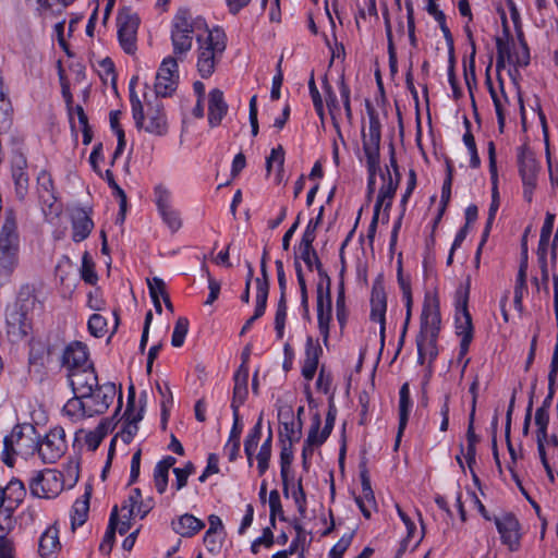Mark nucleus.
Wrapping results in <instances>:
<instances>
[{
    "label": "nucleus",
    "mask_w": 558,
    "mask_h": 558,
    "mask_svg": "<svg viewBox=\"0 0 558 558\" xmlns=\"http://www.w3.org/2000/svg\"><path fill=\"white\" fill-rule=\"evenodd\" d=\"M280 442L286 440L287 444H296L302 436V421L295 420L293 414H290V420L283 422V429L279 434Z\"/></svg>",
    "instance_id": "35"
},
{
    "label": "nucleus",
    "mask_w": 558,
    "mask_h": 558,
    "mask_svg": "<svg viewBox=\"0 0 558 558\" xmlns=\"http://www.w3.org/2000/svg\"><path fill=\"white\" fill-rule=\"evenodd\" d=\"M37 299L31 287H23L17 295L16 303L7 311L8 332L24 338L32 330L29 312L36 306Z\"/></svg>",
    "instance_id": "4"
},
{
    "label": "nucleus",
    "mask_w": 558,
    "mask_h": 558,
    "mask_svg": "<svg viewBox=\"0 0 558 558\" xmlns=\"http://www.w3.org/2000/svg\"><path fill=\"white\" fill-rule=\"evenodd\" d=\"M293 445L287 444L286 440L281 442L280 451V476L282 480V490L286 497H289L290 480L289 474L291 472V465L293 462Z\"/></svg>",
    "instance_id": "32"
},
{
    "label": "nucleus",
    "mask_w": 558,
    "mask_h": 558,
    "mask_svg": "<svg viewBox=\"0 0 558 558\" xmlns=\"http://www.w3.org/2000/svg\"><path fill=\"white\" fill-rule=\"evenodd\" d=\"M495 524L500 534L501 542L507 545L510 550H517L520 545V524L517 518L511 513H507L497 518Z\"/></svg>",
    "instance_id": "19"
},
{
    "label": "nucleus",
    "mask_w": 558,
    "mask_h": 558,
    "mask_svg": "<svg viewBox=\"0 0 558 558\" xmlns=\"http://www.w3.org/2000/svg\"><path fill=\"white\" fill-rule=\"evenodd\" d=\"M440 312L437 301L425 300L421 314V330L416 338L418 360L434 361L438 355L437 339L440 330Z\"/></svg>",
    "instance_id": "2"
},
{
    "label": "nucleus",
    "mask_w": 558,
    "mask_h": 558,
    "mask_svg": "<svg viewBox=\"0 0 558 558\" xmlns=\"http://www.w3.org/2000/svg\"><path fill=\"white\" fill-rule=\"evenodd\" d=\"M301 258L310 270H312L313 267L315 266L319 276L322 277V280H326V276L328 275L324 271L322 263L314 247H301Z\"/></svg>",
    "instance_id": "43"
},
{
    "label": "nucleus",
    "mask_w": 558,
    "mask_h": 558,
    "mask_svg": "<svg viewBox=\"0 0 558 558\" xmlns=\"http://www.w3.org/2000/svg\"><path fill=\"white\" fill-rule=\"evenodd\" d=\"M177 459L172 456H167L158 461L154 469V485L159 494H163L168 487L169 470L173 468Z\"/></svg>",
    "instance_id": "33"
},
{
    "label": "nucleus",
    "mask_w": 558,
    "mask_h": 558,
    "mask_svg": "<svg viewBox=\"0 0 558 558\" xmlns=\"http://www.w3.org/2000/svg\"><path fill=\"white\" fill-rule=\"evenodd\" d=\"M153 195L158 211L173 207L172 193L163 183H158L154 186Z\"/></svg>",
    "instance_id": "37"
},
{
    "label": "nucleus",
    "mask_w": 558,
    "mask_h": 558,
    "mask_svg": "<svg viewBox=\"0 0 558 558\" xmlns=\"http://www.w3.org/2000/svg\"><path fill=\"white\" fill-rule=\"evenodd\" d=\"M323 353L322 347L318 341L314 342L311 337H307L305 344V357L306 360L319 362V357Z\"/></svg>",
    "instance_id": "61"
},
{
    "label": "nucleus",
    "mask_w": 558,
    "mask_h": 558,
    "mask_svg": "<svg viewBox=\"0 0 558 558\" xmlns=\"http://www.w3.org/2000/svg\"><path fill=\"white\" fill-rule=\"evenodd\" d=\"M322 418L318 413L314 414L312 417L311 427L305 440L311 444H316L322 446L329 437V434H325V429L320 430Z\"/></svg>",
    "instance_id": "39"
},
{
    "label": "nucleus",
    "mask_w": 558,
    "mask_h": 558,
    "mask_svg": "<svg viewBox=\"0 0 558 558\" xmlns=\"http://www.w3.org/2000/svg\"><path fill=\"white\" fill-rule=\"evenodd\" d=\"M549 413L545 409H537L535 412V424L537 426L536 438H547V426Z\"/></svg>",
    "instance_id": "53"
},
{
    "label": "nucleus",
    "mask_w": 558,
    "mask_h": 558,
    "mask_svg": "<svg viewBox=\"0 0 558 558\" xmlns=\"http://www.w3.org/2000/svg\"><path fill=\"white\" fill-rule=\"evenodd\" d=\"M456 333L461 338L459 356L466 355L473 340V323L470 312H457L454 316Z\"/></svg>",
    "instance_id": "23"
},
{
    "label": "nucleus",
    "mask_w": 558,
    "mask_h": 558,
    "mask_svg": "<svg viewBox=\"0 0 558 558\" xmlns=\"http://www.w3.org/2000/svg\"><path fill=\"white\" fill-rule=\"evenodd\" d=\"M263 429V416L260 415L256 422V424L250 429L248 434L245 437L244 446H248V448L257 449L258 442L262 437Z\"/></svg>",
    "instance_id": "52"
},
{
    "label": "nucleus",
    "mask_w": 558,
    "mask_h": 558,
    "mask_svg": "<svg viewBox=\"0 0 558 558\" xmlns=\"http://www.w3.org/2000/svg\"><path fill=\"white\" fill-rule=\"evenodd\" d=\"M387 299L384 288L374 284L371 296V319L380 324V340L384 344Z\"/></svg>",
    "instance_id": "22"
},
{
    "label": "nucleus",
    "mask_w": 558,
    "mask_h": 558,
    "mask_svg": "<svg viewBox=\"0 0 558 558\" xmlns=\"http://www.w3.org/2000/svg\"><path fill=\"white\" fill-rule=\"evenodd\" d=\"M274 543V534L269 527H266L263 531L262 536L257 537L251 545V550L253 554H257L262 545L266 547H270Z\"/></svg>",
    "instance_id": "62"
},
{
    "label": "nucleus",
    "mask_w": 558,
    "mask_h": 558,
    "mask_svg": "<svg viewBox=\"0 0 558 558\" xmlns=\"http://www.w3.org/2000/svg\"><path fill=\"white\" fill-rule=\"evenodd\" d=\"M203 270L206 274V277L208 280V289H209V294L207 296V300L205 301V304L210 305L218 299L221 287H220V282L211 277L209 270L205 266L203 267Z\"/></svg>",
    "instance_id": "57"
},
{
    "label": "nucleus",
    "mask_w": 558,
    "mask_h": 558,
    "mask_svg": "<svg viewBox=\"0 0 558 558\" xmlns=\"http://www.w3.org/2000/svg\"><path fill=\"white\" fill-rule=\"evenodd\" d=\"M203 541L206 549L210 554L216 555L222 547L223 535L219 533H211V531H206Z\"/></svg>",
    "instance_id": "51"
},
{
    "label": "nucleus",
    "mask_w": 558,
    "mask_h": 558,
    "mask_svg": "<svg viewBox=\"0 0 558 558\" xmlns=\"http://www.w3.org/2000/svg\"><path fill=\"white\" fill-rule=\"evenodd\" d=\"M386 36L388 41V56L390 68L393 69L397 64V51L392 39L391 24L388 14L384 15Z\"/></svg>",
    "instance_id": "54"
},
{
    "label": "nucleus",
    "mask_w": 558,
    "mask_h": 558,
    "mask_svg": "<svg viewBox=\"0 0 558 558\" xmlns=\"http://www.w3.org/2000/svg\"><path fill=\"white\" fill-rule=\"evenodd\" d=\"M352 538V534H344L330 549V558H342L343 554L351 545Z\"/></svg>",
    "instance_id": "58"
},
{
    "label": "nucleus",
    "mask_w": 558,
    "mask_h": 558,
    "mask_svg": "<svg viewBox=\"0 0 558 558\" xmlns=\"http://www.w3.org/2000/svg\"><path fill=\"white\" fill-rule=\"evenodd\" d=\"M88 330L94 337H104L107 332V319L100 314H93L88 319Z\"/></svg>",
    "instance_id": "47"
},
{
    "label": "nucleus",
    "mask_w": 558,
    "mask_h": 558,
    "mask_svg": "<svg viewBox=\"0 0 558 558\" xmlns=\"http://www.w3.org/2000/svg\"><path fill=\"white\" fill-rule=\"evenodd\" d=\"M94 222L84 209H76L72 215V240L76 243L84 241L92 232Z\"/></svg>",
    "instance_id": "27"
},
{
    "label": "nucleus",
    "mask_w": 558,
    "mask_h": 558,
    "mask_svg": "<svg viewBox=\"0 0 558 558\" xmlns=\"http://www.w3.org/2000/svg\"><path fill=\"white\" fill-rule=\"evenodd\" d=\"M331 313L330 278L326 276V286L323 280L317 284V322L325 345L328 343Z\"/></svg>",
    "instance_id": "14"
},
{
    "label": "nucleus",
    "mask_w": 558,
    "mask_h": 558,
    "mask_svg": "<svg viewBox=\"0 0 558 558\" xmlns=\"http://www.w3.org/2000/svg\"><path fill=\"white\" fill-rule=\"evenodd\" d=\"M142 417L141 413H130L129 409L125 411L123 429L129 434V436H135L138 430L137 423Z\"/></svg>",
    "instance_id": "59"
},
{
    "label": "nucleus",
    "mask_w": 558,
    "mask_h": 558,
    "mask_svg": "<svg viewBox=\"0 0 558 558\" xmlns=\"http://www.w3.org/2000/svg\"><path fill=\"white\" fill-rule=\"evenodd\" d=\"M39 437H36V428L26 424L23 426H15L11 433V435L5 436L3 440L4 449H3V461L8 465H12L13 461L10 458V453L17 454H33L37 451V444L39 442Z\"/></svg>",
    "instance_id": "5"
},
{
    "label": "nucleus",
    "mask_w": 558,
    "mask_h": 558,
    "mask_svg": "<svg viewBox=\"0 0 558 558\" xmlns=\"http://www.w3.org/2000/svg\"><path fill=\"white\" fill-rule=\"evenodd\" d=\"M284 162V151L281 146L272 148L270 155L266 158V169L269 172L274 167L282 169Z\"/></svg>",
    "instance_id": "56"
},
{
    "label": "nucleus",
    "mask_w": 558,
    "mask_h": 558,
    "mask_svg": "<svg viewBox=\"0 0 558 558\" xmlns=\"http://www.w3.org/2000/svg\"><path fill=\"white\" fill-rule=\"evenodd\" d=\"M228 107H208V123L210 126H217L220 124L225 116L227 114Z\"/></svg>",
    "instance_id": "64"
},
{
    "label": "nucleus",
    "mask_w": 558,
    "mask_h": 558,
    "mask_svg": "<svg viewBox=\"0 0 558 558\" xmlns=\"http://www.w3.org/2000/svg\"><path fill=\"white\" fill-rule=\"evenodd\" d=\"M19 235L13 221L7 220L0 232V268L10 272L17 262Z\"/></svg>",
    "instance_id": "9"
},
{
    "label": "nucleus",
    "mask_w": 558,
    "mask_h": 558,
    "mask_svg": "<svg viewBox=\"0 0 558 558\" xmlns=\"http://www.w3.org/2000/svg\"><path fill=\"white\" fill-rule=\"evenodd\" d=\"M37 193L44 214L46 216H58L60 206L57 204L53 181L50 173L45 170H41L37 175Z\"/></svg>",
    "instance_id": "16"
},
{
    "label": "nucleus",
    "mask_w": 558,
    "mask_h": 558,
    "mask_svg": "<svg viewBox=\"0 0 558 558\" xmlns=\"http://www.w3.org/2000/svg\"><path fill=\"white\" fill-rule=\"evenodd\" d=\"M233 397L231 402V409H240L245 402L248 396L247 383H248V367L241 365L235 372L234 376Z\"/></svg>",
    "instance_id": "28"
},
{
    "label": "nucleus",
    "mask_w": 558,
    "mask_h": 558,
    "mask_svg": "<svg viewBox=\"0 0 558 558\" xmlns=\"http://www.w3.org/2000/svg\"><path fill=\"white\" fill-rule=\"evenodd\" d=\"M26 489L22 481L11 480L4 488L1 487V496L7 511H12L24 499Z\"/></svg>",
    "instance_id": "25"
},
{
    "label": "nucleus",
    "mask_w": 558,
    "mask_h": 558,
    "mask_svg": "<svg viewBox=\"0 0 558 558\" xmlns=\"http://www.w3.org/2000/svg\"><path fill=\"white\" fill-rule=\"evenodd\" d=\"M81 277L89 284H96L98 280V276L95 271V264L87 252H85L82 257Z\"/></svg>",
    "instance_id": "45"
},
{
    "label": "nucleus",
    "mask_w": 558,
    "mask_h": 558,
    "mask_svg": "<svg viewBox=\"0 0 558 558\" xmlns=\"http://www.w3.org/2000/svg\"><path fill=\"white\" fill-rule=\"evenodd\" d=\"M147 283L150 298H154V295L158 298L168 295L166 292V283L162 279L154 277L151 280H148Z\"/></svg>",
    "instance_id": "63"
},
{
    "label": "nucleus",
    "mask_w": 558,
    "mask_h": 558,
    "mask_svg": "<svg viewBox=\"0 0 558 558\" xmlns=\"http://www.w3.org/2000/svg\"><path fill=\"white\" fill-rule=\"evenodd\" d=\"M65 432L61 426H56L39 439L37 452L45 463H54L66 450Z\"/></svg>",
    "instance_id": "12"
},
{
    "label": "nucleus",
    "mask_w": 558,
    "mask_h": 558,
    "mask_svg": "<svg viewBox=\"0 0 558 558\" xmlns=\"http://www.w3.org/2000/svg\"><path fill=\"white\" fill-rule=\"evenodd\" d=\"M111 511H116V520H114L116 532L118 531L119 534H121V535L126 534L131 530L132 520L135 517H126V513L119 514V510H118L117 506H114Z\"/></svg>",
    "instance_id": "55"
},
{
    "label": "nucleus",
    "mask_w": 558,
    "mask_h": 558,
    "mask_svg": "<svg viewBox=\"0 0 558 558\" xmlns=\"http://www.w3.org/2000/svg\"><path fill=\"white\" fill-rule=\"evenodd\" d=\"M105 180L107 181L110 189L113 191V194L120 199V211L122 219L124 218V211L126 207V195L125 192L119 186L116 182L113 173L111 170H106Z\"/></svg>",
    "instance_id": "46"
},
{
    "label": "nucleus",
    "mask_w": 558,
    "mask_h": 558,
    "mask_svg": "<svg viewBox=\"0 0 558 558\" xmlns=\"http://www.w3.org/2000/svg\"><path fill=\"white\" fill-rule=\"evenodd\" d=\"M369 120L368 132L362 131L363 149L366 156V165L371 168L379 163V145H380V121L375 107H366Z\"/></svg>",
    "instance_id": "11"
},
{
    "label": "nucleus",
    "mask_w": 558,
    "mask_h": 558,
    "mask_svg": "<svg viewBox=\"0 0 558 558\" xmlns=\"http://www.w3.org/2000/svg\"><path fill=\"white\" fill-rule=\"evenodd\" d=\"M452 166L447 162V178L444 181L442 187H441V199L440 203L442 205V208L447 206V204L450 201L451 196V185H452ZM444 209H441L442 211Z\"/></svg>",
    "instance_id": "60"
},
{
    "label": "nucleus",
    "mask_w": 558,
    "mask_h": 558,
    "mask_svg": "<svg viewBox=\"0 0 558 558\" xmlns=\"http://www.w3.org/2000/svg\"><path fill=\"white\" fill-rule=\"evenodd\" d=\"M208 31L205 19L194 15L189 9H179L171 24L173 53L186 54L192 48L193 38L195 37L197 43H202V38Z\"/></svg>",
    "instance_id": "1"
},
{
    "label": "nucleus",
    "mask_w": 558,
    "mask_h": 558,
    "mask_svg": "<svg viewBox=\"0 0 558 558\" xmlns=\"http://www.w3.org/2000/svg\"><path fill=\"white\" fill-rule=\"evenodd\" d=\"M116 395L117 387L113 383L107 381L101 385L97 383V386L92 388V393L84 397L88 404L87 411L92 412L93 416L105 413L113 402Z\"/></svg>",
    "instance_id": "15"
},
{
    "label": "nucleus",
    "mask_w": 558,
    "mask_h": 558,
    "mask_svg": "<svg viewBox=\"0 0 558 558\" xmlns=\"http://www.w3.org/2000/svg\"><path fill=\"white\" fill-rule=\"evenodd\" d=\"M271 444H272V434L270 430L268 437L262 444L259 451L256 456L257 469H258L259 475H264L265 472L269 468V460L271 457Z\"/></svg>",
    "instance_id": "38"
},
{
    "label": "nucleus",
    "mask_w": 558,
    "mask_h": 558,
    "mask_svg": "<svg viewBox=\"0 0 558 558\" xmlns=\"http://www.w3.org/2000/svg\"><path fill=\"white\" fill-rule=\"evenodd\" d=\"M158 213H159L162 221L168 226V228L172 232H175L181 228V226H182L181 217H180L179 211L177 209H174V207H171L169 209H163Z\"/></svg>",
    "instance_id": "48"
},
{
    "label": "nucleus",
    "mask_w": 558,
    "mask_h": 558,
    "mask_svg": "<svg viewBox=\"0 0 558 558\" xmlns=\"http://www.w3.org/2000/svg\"><path fill=\"white\" fill-rule=\"evenodd\" d=\"M227 47V37L222 29H209L198 43L197 70L202 77L207 78L215 72Z\"/></svg>",
    "instance_id": "3"
},
{
    "label": "nucleus",
    "mask_w": 558,
    "mask_h": 558,
    "mask_svg": "<svg viewBox=\"0 0 558 558\" xmlns=\"http://www.w3.org/2000/svg\"><path fill=\"white\" fill-rule=\"evenodd\" d=\"M133 119L138 130L158 136L168 132V120L161 107H133Z\"/></svg>",
    "instance_id": "7"
},
{
    "label": "nucleus",
    "mask_w": 558,
    "mask_h": 558,
    "mask_svg": "<svg viewBox=\"0 0 558 558\" xmlns=\"http://www.w3.org/2000/svg\"><path fill=\"white\" fill-rule=\"evenodd\" d=\"M518 38L520 41V46L518 48L514 47L512 51V46L508 38L504 39L498 37L496 39V48H497V60L496 66L499 70L501 66H505V62L507 61L510 64L515 66H526L530 63V50L526 41L524 40L523 33L519 32Z\"/></svg>",
    "instance_id": "8"
},
{
    "label": "nucleus",
    "mask_w": 558,
    "mask_h": 558,
    "mask_svg": "<svg viewBox=\"0 0 558 558\" xmlns=\"http://www.w3.org/2000/svg\"><path fill=\"white\" fill-rule=\"evenodd\" d=\"M61 365L66 369V374L93 365L88 359L87 347L78 341L66 345L62 353Z\"/></svg>",
    "instance_id": "18"
},
{
    "label": "nucleus",
    "mask_w": 558,
    "mask_h": 558,
    "mask_svg": "<svg viewBox=\"0 0 558 558\" xmlns=\"http://www.w3.org/2000/svg\"><path fill=\"white\" fill-rule=\"evenodd\" d=\"M28 486L34 497L54 498L63 490V475L51 469L34 471L29 478Z\"/></svg>",
    "instance_id": "6"
},
{
    "label": "nucleus",
    "mask_w": 558,
    "mask_h": 558,
    "mask_svg": "<svg viewBox=\"0 0 558 558\" xmlns=\"http://www.w3.org/2000/svg\"><path fill=\"white\" fill-rule=\"evenodd\" d=\"M411 408L412 402L410 399V387L408 383H404L399 391V426L396 439V447L399 446L401 436L407 427Z\"/></svg>",
    "instance_id": "31"
},
{
    "label": "nucleus",
    "mask_w": 558,
    "mask_h": 558,
    "mask_svg": "<svg viewBox=\"0 0 558 558\" xmlns=\"http://www.w3.org/2000/svg\"><path fill=\"white\" fill-rule=\"evenodd\" d=\"M118 38L124 52L133 54L137 49V29L140 17L129 9H123L117 19Z\"/></svg>",
    "instance_id": "10"
},
{
    "label": "nucleus",
    "mask_w": 558,
    "mask_h": 558,
    "mask_svg": "<svg viewBox=\"0 0 558 558\" xmlns=\"http://www.w3.org/2000/svg\"><path fill=\"white\" fill-rule=\"evenodd\" d=\"M88 404L85 398L75 396L68 400L63 407V413L73 422H77L84 417H92V412L87 411Z\"/></svg>",
    "instance_id": "34"
},
{
    "label": "nucleus",
    "mask_w": 558,
    "mask_h": 558,
    "mask_svg": "<svg viewBox=\"0 0 558 558\" xmlns=\"http://www.w3.org/2000/svg\"><path fill=\"white\" fill-rule=\"evenodd\" d=\"M60 548L59 531L54 526H49L39 538V555L43 558H56Z\"/></svg>",
    "instance_id": "30"
},
{
    "label": "nucleus",
    "mask_w": 558,
    "mask_h": 558,
    "mask_svg": "<svg viewBox=\"0 0 558 558\" xmlns=\"http://www.w3.org/2000/svg\"><path fill=\"white\" fill-rule=\"evenodd\" d=\"M178 63L174 58H167L162 61L154 84L156 99L170 97L178 87Z\"/></svg>",
    "instance_id": "13"
},
{
    "label": "nucleus",
    "mask_w": 558,
    "mask_h": 558,
    "mask_svg": "<svg viewBox=\"0 0 558 558\" xmlns=\"http://www.w3.org/2000/svg\"><path fill=\"white\" fill-rule=\"evenodd\" d=\"M172 530L182 537H192L205 527V523L190 513H184L171 522Z\"/></svg>",
    "instance_id": "26"
},
{
    "label": "nucleus",
    "mask_w": 558,
    "mask_h": 558,
    "mask_svg": "<svg viewBox=\"0 0 558 558\" xmlns=\"http://www.w3.org/2000/svg\"><path fill=\"white\" fill-rule=\"evenodd\" d=\"M89 510V495L85 494L83 499H77L72 507V525L81 526L83 525L88 515Z\"/></svg>",
    "instance_id": "36"
},
{
    "label": "nucleus",
    "mask_w": 558,
    "mask_h": 558,
    "mask_svg": "<svg viewBox=\"0 0 558 558\" xmlns=\"http://www.w3.org/2000/svg\"><path fill=\"white\" fill-rule=\"evenodd\" d=\"M268 293L269 292L266 291L265 283L258 282V289L256 291V305H255L254 315L252 316L253 319L257 320L265 314L266 306H267Z\"/></svg>",
    "instance_id": "49"
},
{
    "label": "nucleus",
    "mask_w": 558,
    "mask_h": 558,
    "mask_svg": "<svg viewBox=\"0 0 558 558\" xmlns=\"http://www.w3.org/2000/svg\"><path fill=\"white\" fill-rule=\"evenodd\" d=\"M292 498L294 500V504L298 508V511L302 517L306 513L307 508V501H306V494L303 488L302 478L298 480L296 486L292 492Z\"/></svg>",
    "instance_id": "50"
},
{
    "label": "nucleus",
    "mask_w": 558,
    "mask_h": 558,
    "mask_svg": "<svg viewBox=\"0 0 558 558\" xmlns=\"http://www.w3.org/2000/svg\"><path fill=\"white\" fill-rule=\"evenodd\" d=\"M189 331V319L186 317H179L175 322L172 337H171V344L174 348H180L183 345L185 337Z\"/></svg>",
    "instance_id": "44"
},
{
    "label": "nucleus",
    "mask_w": 558,
    "mask_h": 558,
    "mask_svg": "<svg viewBox=\"0 0 558 558\" xmlns=\"http://www.w3.org/2000/svg\"><path fill=\"white\" fill-rule=\"evenodd\" d=\"M114 520H116V511H111L107 530H106L105 535L99 544V551L106 556L111 553L113 544H114V539H116Z\"/></svg>",
    "instance_id": "40"
},
{
    "label": "nucleus",
    "mask_w": 558,
    "mask_h": 558,
    "mask_svg": "<svg viewBox=\"0 0 558 558\" xmlns=\"http://www.w3.org/2000/svg\"><path fill=\"white\" fill-rule=\"evenodd\" d=\"M362 495L355 497V502L366 519L372 517V512L377 509L374 492L371 481L365 473L361 474Z\"/></svg>",
    "instance_id": "29"
},
{
    "label": "nucleus",
    "mask_w": 558,
    "mask_h": 558,
    "mask_svg": "<svg viewBox=\"0 0 558 558\" xmlns=\"http://www.w3.org/2000/svg\"><path fill=\"white\" fill-rule=\"evenodd\" d=\"M12 179L14 181L15 194L20 201H23L28 192V174L26 172L27 160L23 154L16 153L11 161Z\"/></svg>",
    "instance_id": "20"
},
{
    "label": "nucleus",
    "mask_w": 558,
    "mask_h": 558,
    "mask_svg": "<svg viewBox=\"0 0 558 558\" xmlns=\"http://www.w3.org/2000/svg\"><path fill=\"white\" fill-rule=\"evenodd\" d=\"M381 179L384 181L378 196L376 204L374 206L375 211H380V208L385 206V209H388L391 207L392 199L395 196V193L397 191V187L399 185L400 178H393L389 168H386V172L381 173Z\"/></svg>",
    "instance_id": "24"
},
{
    "label": "nucleus",
    "mask_w": 558,
    "mask_h": 558,
    "mask_svg": "<svg viewBox=\"0 0 558 558\" xmlns=\"http://www.w3.org/2000/svg\"><path fill=\"white\" fill-rule=\"evenodd\" d=\"M70 387L75 396L87 397L97 386L98 376L93 365L66 374Z\"/></svg>",
    "instance_id": "17"
},
{
    "label": "nucleus",
    "mask_w": 558,
    "mask_h": 558,
    "mask_svg": "<svg viewBox=\"0 0 558 558\" xmlns=\"http://www.w3.org/2000/svg\"><path fill=\"white\" fill-rule=\"evenodd\" d=\"M68 116L74 138H77V133L81 131L83 134V144L89 145L93 140V130L83 107H68Z\"/></svg>",
    "instance_id": "21"
},
{
    "label": "nucleus",
    "mask_w": 558,
    "mask_h": 558,
    "mask_svg": "<svg viewBox=\"0 0 558 558\" xmlns=\"http://www.w3.org/2000/svg\"><path fill=\"white\" fill-rule=\"evenodd\" d=\"M520 175L523 185L536 184L538 167L534 159H524L520 162Z\"/></svg>",
    "instance_id": "41"
},
{
    "label": "nucleus",
    "mask_w": 558,
    "mask_h": 558,
    "mask_svg": "<svg viewBox=\"0 0 558 558\" xmlns=\"http://www.w3.org/2000/svg\"><path fill=\"white\" fill-rule=\"evenodd\" d=\"M471 278L468 276L464 283H460L454 293V307L457 312H468Z\"/></svg>",
    "instance_id": "42"
}]
</instances>
